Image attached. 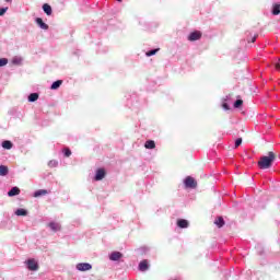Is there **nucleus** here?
<instances>
[{
    "label": "nucleus",
    "mask_w": 280,
    "mask_h": 280,
    "mask_svg": "<svg viewBox=\"0 0 280 280\" xmlns=\"http://www.w3.org/2000/svg\"><path fill=\"white\" fill-rule=\"evenodd\" d=\"M19 194H21V189L19 187H13L9 190L8 196L12 198L13 196H19Z\"/></svg>",
    "instance_id": "obj_13"
},
{
    "label": "nucleus",
    "mask_w": 280,
    "mask_h": 280,
    "mask_svg": "<svg viewBox=\"0 0 280 280\" xmlns=\"http://www.w3.org/2000/svg\"><path fill=\"white\" fill-rule=\"evenodd\" d=\"M5 65H8V59L5 58L0 59V67H5Z\"/></svg>",
    "instance_id": "obj_27"
},
{
    "label": "nucleus",
    "mask_w": 280,
    "mask_h": 280,
    "mask_svg": "<svg viewBox=\"0 0 280 280\" xmlns=\"http://www.w3.org/2000/svg\"><path fill=\"white\" fill-rule=\"evenodd\" d=\"M121 257H124V254H121L120 252H114L110 254L109 259L112 261H119V259H121Z\"/></svg>",
    "instance_id": "obj_8"
},
{
    "label": "nucleus",
    "mask_w": 280,
    "mask_h": 280,
    "mask_svg": "<svg viewBox=\"0 0 280 280\" xmlns=\"http://www.w3.org/2000/svg\"><path fill=\"white\" fill-rule=\"evenodd\" d=\"M8 12V8H0V16H3Z\"/></svg>",
    "instance_id": "obj_28"
},
{
    "label": "nucleus",
    "mask_w": 280,
    "mask_h": 280,
    "mask_svg": "<svg viewBox=\"0 0 280 280\" xmlns=\"http://www.w3.org/2000/svg\"><path fill=\"white\" fill-rule=\"evenodd\" d=\"M223 108H224V110H230V107H229V104H226V103H223Z\"/></svg>",
    "instance_id": "obj_30"
},
{
    "label": "nucleus",
    "mask_w": 280,
    "mask_h": 280,
    "mask_svg": "<svg viewBox=\"0 0 280 280\" xmlns=\"http://www.w3.org/2000/svg\"><path fill=\"white\" fill-rule=\"evenodd\" d=\"M149 268H150V266L148 265V260L147 259L140 261L139 270L141 272H145V270H149Z\"/></svg>",
    "instance_id": "obj_9"
},
{
    "label": "nucleus",
    "mask_w": 280,
    "mask_h": 280,
    "mask_svg": "<svg viewBox=\"0 0 280 280\" xmlns=\"http://www.w3.org/2000/svg\"><path fill=\"white\" fill-rule=\"evenodd\" d=\"M116 1H118V3H121L122 0H116Z\"/></svg>",
    "instance_id": "obj_34"
},
{
    "label": "nucleus",
    "mask_w": 280,
    "mask_h": 280,
    "mask_svg": "<svg viewBox=\"0 0 280 280\" xmlns=\"http://www.w3.org/2000/svg\"><path fill=\"white\" fill-rule=\"evenodd\" d=\"M106 177V170L104 168H98L96 171L94 180H104V178Z\"/></svg>",
    "instance_id": "obj_5"
},
{
    "label": "nucleus",
    "mask_w": 280,
    "mask_h": 280,
    "mask_svg": "<svg viewBox=\"0 0 280 280\" xmlns=\"http://www.w3.org/2000/svg\"><path fill=\"white\" fill-rule=\"evenodd\" d=\"M144 148L147 150H154V148H156V143L154 142V140H148L145 143H144Z\"/></svg>",
    "instance_id": "obj_12"
},
{
    "label": "nucleus",
    "mask_w": 280,
    "mask_h": 280,
    "mask_svg": "<svg viewBox=\"0 0 280 280\" xmlns=\"http://www.w3.org/2000/svg\"><path fill=\"white\" fill-rule=\"evenodd\" d=\"M240 145H242V138H238L235 141V148H240Z\"/></svg>",
    "instance_id": "obj_29"
},
{
    "label": "nucleus",
    "mask_w": 280,
    "mask_h": 280,
    "mask_svg": "<svg viewBox=\"0 0 280 280\" xmlns=\"http://www.w3.org/2000/svg\"><path fill=\"white\" fill-rule=\"evenodd\" d=\"M43 10H44L45 14H47V16H51V12H52L51 5H49L48 3H45L43 5Z\"/></svg>",
    "instance_id": "obj_17"
},
{
    "label": "nucleus",
    "mask_w": 280,
    "mask_h": 280,
    "mask_svg": "<svg viewBox=\"0 0 280 280\" xmlns=\"http://www.w3.org/2000/svg\"><path fill=\"white\" fill-rule=\"evenodd\" d=\"M35 22L37 23V25L40 27V30H49V25H47L45 22H43V19L37 18L35 20Z\"/></svg>",
    "instance_id": "obj_10"
},
{
    "label": "nucleus",
    "mask_w": 280,
    "mask_h": 280,
    "mask_svg": "<svg viewBox=\"0 0 280 280\" xmlns=\"http://www.w3.org/2000/svg\"><path fill=\"white\" fill-rule=\"evenodd\" d=\"M243 104H244V101L237 100V101L234 103V108H240Z\"/></svg>",
    "instance_id": "obj_25"
},
{
    "label": "nucleus",
    "mask_w": 280,
    "mask_h": 280,
    "mask_svg": "<svg viewBox=\"0 0 280 280\" xmlns=\"http://www.w3.org/2000/svg\"><path fill=\"white\" fill-rule=\"evenodd\" d=\"M2 148H4V150H12V142L10 140L3 141Z\"/></svg>",
    "instance_id": "obj_20"
},
{
    "label": "nucleus",
    "mask_w": 280,
    "mask_h": 280,
    "mask_svg": "<svg viewBox=\"0 0 280 280\" xmlns=\"http://www.w3.org/2000/svg\"><path fill=\"white\" fill-rule=\"evenodd\" d=\"M93 268V266H91V264L89 262H80L77 265V270H79L80 272H86L88 270H91Z\"/></svg>",
    "instance_id": "obj_4"
},
{
    "label": "nucleus",
    "mask_w": 280,
    "mask_h": 280,
    "mask_svg": "<svg viewBox=\"0 0 280 280\" xmlns=\"http://www.w3.org/2000/svg\"><path fill=\"white\" fill-rule=\"evenodd\" d=\"M38 100V93H32L28 95V102H36Z\"/></svg>",
    "instance_id": "obj_22"
},
{
    "label": "nucleus",
    "mask_w": 280,
    "mask_h": 280,
    "mask_svg": "<svg viewBox=\"0 0 280 280\" xmlns=\"http://www.w3.org/2000/svg\"><path fill=\"white\" fill-rule=\"evenodd\" d=\"M10 170L5 165H0V176H8Z\"/></svg>",
    "instance_id": "obj_18"
},
{
    "label": "nucleus",
    "mask_w": 280,
    "mask_h": 280,
    "mask_svg": "<svg viewBox=\"0 0 280 280\" xmlns=\"http://www.w3.org/2000/svg\"><path fill=\"white\" fill-rule=\"evenodd\" d=\"M275 159H277V155H275V152L270 151L268 156H262L258 161V167L260 170H270L272 167V163H275Z\"/></svg>",
    "instance_id": "obj_1"
},
{
    "label": "nucleus",
    "mask_w": 280,
    "mask_h": 280,
    "mask_svg": "<svg viewBox=\"0 0 280 280\" xmlns=\"http://www.w3.org/2000/svg\"><path fill=\"white\" fill-rule=\"evenodd\" d=\"M200 38H202V33L200 31H195L188 35V40H190V43L200 40Z\"/></svg>",
    "instance_id": "obj_3"
},
{
    "label": "nucleus",
    "mask_w": 280,
    "mask_h": 280,
    "mask_svg": "<svg viewBox=\"0 0 280 280\" xmlns=\"http://www.w3.org/2000/svg\"><path fill=\"white\" fill-rule=\"evenodd\" d=\"M15 215H18V217H25V215H27V210H25V209H18L15 211Z\"/></svg>",
    "instance_id": "obj_21"
},
{
    "label": "nucleus",
    "mask_w": 280,
    "mask_h": 280,
    "mask_svg": "<svg viewBox=\"0 0 280 280\" xmlns=\"http://www.w3.org/2000/svg\"><path fill=\"white\" fill-rule=\"evenodd\" d=\"M49 194L47 189H39L34 192V198H40V196H47Z\"/></svg>",
    "instance_id": "obj_14"
},
{
    "label": "nucleus",
    "mask_w": 280,
    "mask_h": 280,
    "mask_svg": "<svg viewBox=\"0 0 280 280\" xmlns=\"http://www.w3.org/2000/svg\"><path fill=\"white\" fill-rule=\"evenodd\" d=\"M28 270L36 271L38 270V262L34 259H28L26 261Z\"/></svg>",
    "instance_id": "obj_6"
},
{
    "label": "nucleus",
    "mask_w": 280,
    "mask_h": 280,
    "mask_svg": "<svg viewBox=\"0 0 280 280\" xmlns=\"http://www.w3.org/2000/svg\"><path fill=\"white\" fill-rule=\"evenodd\" d=\"M63 154L67 158L71 156V149H69V148L63 149Z\"/></svg>",
    "instance_id": "obj_26"
},
{
    "label": "nucleus",
    "mask_w": 280,
    "mask_h": 280,
    "mask_svg": "<svg viewBox=\"0 0 280 280\" xmlns=\"http://www.w3.org/2000/svg\"><path fill=\"white\" fill-rule=\"evenodd\" d=\"M255 40H257V35H255V36L252 38V43H255Z\"/></svg>",
    "instance_id": "obj_31"
},
{
    "label": "nucleus",
    "mask_w": 280,
    "mask_h": 280,
    "mask_svg": "<svg viewBox=\"0 0 280 280\" xmlns=\"http://www.w3.org/2000/svg\"><path fill=\"white\" fill-rule=\"evenodd\" d=\"M57 165H58V161H56V160H50L48 162V167H56Z\"/></svg>",
    "instance_id": "obj_24"
},
{
    "label": "nucleus",
    "mask_w": 280,
    "mask_h": 280,
    "mask_svg": "<svg viewBox=\"0 0 280 280\" xmlns=\"http://www.w3.org/2000/svg\"><path fill=\"white\" fill-rule=\"evenodd\" d=\"M276 69H277V71H280V65L279 63H276Z\"/></svg>",
    "instance_id": "obj_32"
},
{
    "label": "nucleus",
    "mask_w": 280,
    "mask_h": 280,
    "mask_svg": "<svg viewBox=\"0 0 280 280\" xmlns=\"http://www.w3.org/2000/svg\"><path fill=\"white\" fill-rule=\"evenodd\" d=\"M60 86H62V80H57L51 84L50 89L51 91H56L60 89Z\"/></svg>",
    "instance_id": "obj_15"
},
{
    "label": "nucleus",
    "mask_w": 280,
    "mask_h": 280,
    "mask_svg": "<svg viewBox=\"0 0 280 280\" xmlns=\"http://www.w3.org/2000/svg\"><path fill=\"white\" fill-rule=\"evenodd\" d=\"M214 224L219 228L222 229V226L224 225V218L219 217L215 219Z\"/></svg>",
    "instance_id": "obj_19"
},
{
    "label": "nucleus",
    "mask_w": 280,
    "mask_h": 280,
    "mask_svg": "<svg viewBox=\"0 0 280 280\" xmlns=\"http://www.w3.org/2000/svg\"><path fill=\"white\" fill-rule=\"evenodd\" d=\"M271 14L272 16H279L280 14V3L276 2L271 5Z\"/></svg>",
    "instance_id": "obj_7"
},
{
    "label": "nucleus",
    "mask_w": 280,
    "mask_h": 280,
    "mask_svg": "<svg viewBox=\"0 0 280 280\" xmlns=\"http://www.w3.org/2000/svg\"><path fill=\"white\" fill-rule=\"evenodd\" d=\"M160 49H153V50H149L145 52V56H148V58H150V56H156V52L159 51Z\"/></svg>",
    "instance_id": "obj_23"
},
{
    "label": "nucleus",
    "mask_w": 280,
    "mask_h": 280,
    "mask_svg": "<svg viewBox=\"0 0 280 280\" xmlns=\"http://www.w3.org/2000/svg\"><path fill=\"white\" fill-rule=\"evenodd\" d=\"M49 229H51V231L56 232V231H60L61 226L60 223H56V222H50L48 224Z\"/></svg>",
    "instance_id": "obj_16"
},
{
    "label": "nucleus",
    "mask_w": 280,
    "mask_h": 280,
    "mask_svg": "<svg viewBox=\"0 0 280 280\" xmlns=\"http://www.w3.org/2000/svg\"><path fill=\"white\" fill-rule=\"evenodd\" d=\"M4 1H7V3H12V0H4Z\"/></svg>",
    "instance_id": "obj_33"
},
{
    "label": "nucleus",
    "mask_w": 280,
    "mask_h": 280,
    "mask_svg": "<svg viewBox=\"0 0 280 280\" xmlns=\"http://www.w3.org/2000/svg\"><path fill=\"white\" fill-rule=\"evenodd\" d=\"M185 185L186 187H188L189 189H196V187H198V183L196 182V179H194V177L188 176L185 179Z\"/></svg>",
    "instance_id": "obj_2"
},
{
    "label": "nucleus",
    "mask_w": 280,
    "mask_h": 280,
    "mask_svg": "<svg viewBox=\"0 0 280 280\" xmlns=\"http://www.w3.org/2000/svg\"><path fill=\"white\" fill-rule=\"evenodd\" d=\"M177 226H179V229H187L189 226V221L185 219H179L177 221Z\"/></svg>",
    "instance_id": "obj_11"
}]
</instances>
